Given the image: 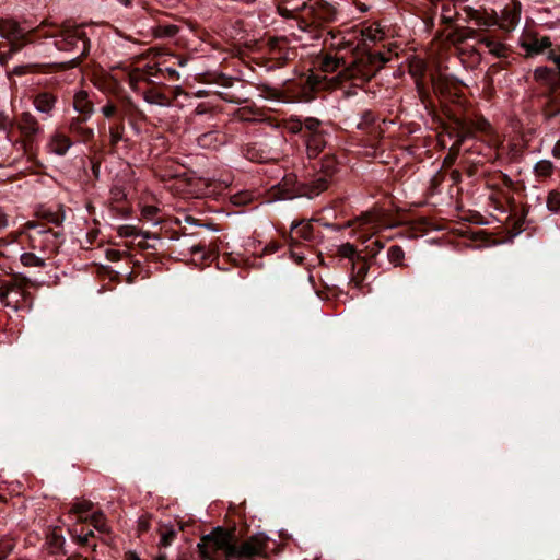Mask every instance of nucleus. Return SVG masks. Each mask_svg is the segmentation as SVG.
<instances>
[{
  "instance_id": "obj_1",
  "label": "nucleus",
  "mask_w": 560,
  "mask_h": 560,
  "mask_svg": "<svg viewBox=\"0 0 560 560\" xmlns=\"http://www.w3.org/2000/svg\"><path fill=\"white\" fill-rule=\"evenodd\" d=\"M45 37H54L57 49L77 54L70 60L71 67L78 66L90 49V43L83 28L70 23L62 24L56 32L47 34Z\"/></svg>"
},
{
  "instance_id": "obj_2",
  "label": "nucleus",
  "mask_w": 560,
  "mask_h": 560,
  "mask_svg": "<svg viewBox=\"0 0 560 560\" xmlns=\"http://www.w3.org/2000/svg\"><path fill=\"white\" fill-rule=\"evenodd\" d=\"M22 233L28 237L30 246L49 258L54 255L62 243L61 234L47 228L39 221H27L23 225Z\"/></svg>"
},
{
  "instance_id": "obj_3",
  "label": "nucleus",
  "mask_w": 560,
  "mask_h": 560,
  "mask_svg": "<svg viewBox=\"0 0 560 560\" xmlns=\"http://www.w3.org/2000/svg\"><path fill=\"white\" fill-rule=\"evenodd\" d=\"M388 60L382 52H358L351 63L340 72V78L342 80L369 81Z\"/></svg>"
},
{
  "instance_id": "obj_4",
  "label": "nucleus",
  "mask_w": 560,
  "mask_h": 560,
  "mask_svg": "<svg viewBox=\"0 0 560 560\" xmlns=\"http://www.w3.org/2000/svg\"><path fill=\"white\" fill-rule=\"evenodd\" d=\"M198 549L205 559H211L217 551L233 558L235 552L234 534L221 527L214 528L209 535L201 538Z\"/></svg>"
},
{
  "instance_id": "obj_5",
  "label": "nucleus",
  "mask_w": 560,
  "mask_h": 560,
  "mask_svg": "<svg viewBox=\"0 0 560 560\" xmlns=\"http://www.w3.org/2000/svg\"><path fill=\"white\" fill-rule=\"evenodd\" d=\"M300 27L306 31L311 26L319 27L336 19L335 8L324 0H308L300 12Z\"/></svg>"
},
{
  "instance_id": "obj_6",
  "label": "nucleus",
  "mask_w": 560,
  "mask_h": 560,
  "mask_svg": "<svg viewBox=\"0 0 560 560\" xmlns=\"http://www.w3.org/2000/svg\"><path fill=\"white\" fill-rule=\"evenodd\" d=\"M35 32L36 30L24 31L15 21H0V37L7 39L10 44L8 51H0V65L5 66L14 54L31 42L30 36Z\"/></svg>"
},
{
  "instance_id": "obj_7",
  "label": "nucleus",
  "mask_w": 560,
  "mask_h": 560,
  "mask_svg": "<svg viewBox=\"0 0 560 560\" xmlns=\"http://www.w3.org/2000/svg\"><path fill=\"white\" fill-rule=\"evenodd\" d=\"M463 12L468 22H472L481 30H489L499 25V16L494 9H487L485 7L474 8L465 7Z\"/></svg>"
},
{
  "instance_id": "obj_8",
  "label": "nucleus",
  "mask_w": 560,
  "mask_h": 560,
  "mask_svg": "<svg viewBox=\"0 0 560 560\" xmlns=\"http://www.w3.org/2000/svg\"><path fill=\"white\" fill-rule=\"evenodd\" d=\"M16 126L27 142H33L43 132V127L38 119L30 112H23L19 116Z\"/></svg>"
},
{
  "instance_id": "obj_9",
  "label": "nucleus",
  "mask_w": 560,
  "mask_h": 560,
  "mask_svg": "<svg viewBox=\"0 0 560 560\" xmlns=\"http://www.w3.org/2000/svg\"><path fill=\"white\" fill-rule=\"evenodd\" d=\"M267 540L262 535H254L242 542L240 546L235 545V552L233 558H250L260 555L265 551Z\"/></svg>"
},
{
  "instance_id": "obj_10",
  "label": "nucleus",
  "mask_w": 560,
  "mask_h": 560,
  "mask_svg": "<svg viewBox=\"0 0 560 560\" xmlns=\"http://www.w3.org/2000/svg\"><path fill=\"white\" fill-rule=\"evenodd\" d=\"M73 145V141L61 130H55L48 138L46 149L49 153L63 156Z\"/></svg>"
},
{
  "instance_id": "obj_11",
  "label": "nucleus",
  "mask_w": 560,
  "mask_h": 560,
  "mask_svg": "<svg viewBox=\"0 0 560 560\" xmlns=\"http://www.w3.org/2000/svg\"><path fill=\"white\" fill-rule=\"evenodd\" d=\"M32 103L38 113L50 117L55 109L57 97L50 92H40L33 97Z\"/></svg>"
},
{
  "instance_id": "obj_12",
  "label": "nucleus",
  "mask_w": 560,
  "mask_h": 560,
  "mask_svg": "<svg viewBox=\"0 0 560 560\" xmlns=\"http://www.w3.org/2000/svg\"><path fill=\"white\" fill-rule=\"evenodd\" d=\"M86 119L88 118L74 117L68 125L69 132L77 137L78 141L83 143H88L94 138V130L83 125Z\"/></svg>"
},
{
  "instance_id": "obj_13",
  "label": "nucleus",
  "mask_w": 560,
  "mask_h": 560,
  "mask_svg": "<svg viewBox=\"0 0 560 560\" xmlns=\"http://www.w3.org/2000/svg\"><path fill=\"white\" fill-rule=\"evenodd\" d=\"M358 221L362 230L371 234L376 233L383 226L382 214L380 212H366L361 215Z\"/></svg>"
},
{
  "instance_id": "obj_14",
  "label": "nucleus",
  "mask_w": 560,
  "mask_h": 560,
  "mask_svg": "<svg viewBox=\"0 0 560 560\" xmlns=\"http://www.w3.org/2000/svg\"><path fill=\"white\" fill-rule=\"evenodd\" d=\"M73 107L77 112L83 115L82 118H90L94 112L92 101L89 98V94L81 90L74 94Z\"/></svg>"
},
{
  "instance_id": "obj_15",
  "label": "nucleus",
  "mask_w": 560,
  "mask_h": 560,
  "mask_svg": "<svg viewBox=\"0 0 560 560\" xmlns=\"http://www.w3.org/2000/svg\"><path fill=\"white\" fill-rule=\"evenodd\" d=\"M93 503L86 499L75 500L69 510V515H73L79 522H86L89 520L88 513L92 510Z\"/></svg>"
},
{
  "instance_id": "obj_16",
  "label": "nucleus",
  "mask_w": 560,
  "mask_h": 560,
  "mask_svg": "<svg viewBox=\"0 0 560 560\" xmlns=\"http://www.w3.org/2000/svg\"><path fill=\"white\" fill-rule=\"evenodd\" d=\"M306 138V150L310 158H316L326 145L323 133L304 135Z\"/></svg>"
},
{
  "instance_id": "obj_17",
  "label": "nucleus",
  "mask_w": 560,
  "mask_h": 560,
  "mask_svg": "<svg viewBox=\"0 0 560 560\" xmlns=\"http://www.w3.org/2000/svg\"><path fill=\"white\" fill-rule=\"evenodd\" d=\"M522 4L518 0H513L502 12V19L508 23L506 28H513L520 20Z\"/></svg>"
},
{
  "instance_id": "obj_18",
  "label": "nucleus",
  "mask_w": 560,
  "mask_h": 560,
  "mask_svg": "<svg viewBox=\"0 0 560 560\" xmlns=\"http://www.w3.org/2000/svg\"><path fill=\"white\" fill-rule=\"evenodd\" d=\"M36 217L40 220H44L48 223H52L55 225H60L65 220V213L61 210V208H58L56 210L39 208L36 211Z\"/></svg>"
},
{
  "instance_id": "obj_19",
  "label": "nucleus",
  "mask_w": 560,
  "mask_h": 560,
  "mask_svg": "<svg viewBox=\"0 0 560 560\" xmlns=\"http://www.w3.org/2000/svg\"><path fill=\"white\" fill-rule=\"evenodd\" d=\"M291 237L294 241L299 240H312L313 238V225L310 222H299L291 226Z\"/></svg>"
},
{
  "instance_id": "obj_20",
  "label": "nucleus",
  "mask_w": 560,
  "mask_h": 560,
  "mask_svg": "<svg viewBox=\"0 0 560 560\" xmlns=\"http://www.w3.org/2000/svg\"><path fill=\"white\" fill-rule=\"evenodd\" d=\"M337 170V161L334 156L326 155L322 161V171L325 175L324 178L318 179V189L324 190L327 188L326 177L331 176Z\"/></svg>"
},
{
  "instance_id": "obj_21",
  "label": "nucleus",
  "mask_w": 560,
  "mask_h": 560,
  "mask_svg": "<svg viewBox=\"0 0 560 560\" xmlns=\"http://www.w3.org/2000/svg\"><path fill=\"white\" fill-rule=\"evenodd\" d=\"M143 98L147 103L162 107L172 105V101L162 92L158 90H148L143 93Z\"/></svg>"
},
{
  "instance_id": "obj_22",
  "label": "nucleus",
  "mask_w": 560,
  "mask_h": 560,
  "mask_svg": "<svg viewBox=\"0 0 560 560\" xmlns=\"http://www.w3.org/2000/svg\"><path fill=\"white\" fill-rule=\"evenodd\" d=\"M479 43L485 45L488 48L489 54L497 58L505 57L506 55V46L491 37H481Z\"/></svg>"
},
{
  "instance_id": "obj_23",
  "label": "nucleus",
  "mask_w": 560,
  "mask_h": 560,
  "mask_svg": "<svg viewBox=\"0 0 560 560\" xmlns=\"http://www.w3.org/2000/svg\"><path fill=\"white\" fill-rule=\"evenodd\" d=\"M360 42L357 47L360 45L366 46L368 43H375L382 38V34L377 27L369 26L360 30Z\"/></svg>"
},
{
  "instance_id": "obj_24",
  "label": "nucleus",
  "mask_w": 560,
  "mask_h": 560,
  "mask_svg": "<svg viewBox=\"0 0 560 560\" xmlns=\"http://www.w3.org/2000/svg\"><path fill=\"white\" fill-rule=\"evenodd\" d=\"M555 165L549 160H540L534 166V173L538 178H548L553 174Z\"/></svg>"
},
{
  "instance_id": "obj_25",
  "label": "nucleus",
  "mask_w": 560,
  "mask_h": 560,
  "mask_svg": "<svg viewBox=\"0 0 560 560\" xmlns=\"http://www.w3.org/2000/svg\"><path fill=\"white\" fill-rule=\"evenodd\" d=\"M46 258V256L39 257L34 253H23L20 257L25 267H44Z\"/></svg>"
},
{
  "instance_id": "obj_26",
  "label": "nucleus",
  "mask_w": 560,
  "mask_h": 560,
  "mask_svg": "<svg viewBox=\"0 0 560 560\" xmlns=\"http://www.w3.org/2000/svg\"><path fill=\"white\" fill-rule=\"evenodd\" d=\"M357 261H353V270L357 268L355 276L353 277L352 281L355 282V285L359 287L363 279L365 278L368 273V265L365 261L361 260L360 258L357 259Z\"/></svg>"
},
{
  "instance_id": "obj_27",
  "label": "nucleus",
  "mask_w": 560,
  "mask_h": 560,
  "mask_svg": "<svg viewBox=\"0 0 560 560\" xmlns=\"http://www.w3.org/2000/svg\"><path fill=\"white\" fill-rule=\"evenodd\" d=\"M388 260L395 266H400L402 264L405 253L402 248L398 245L390 246L387 252Z\"/></svg>"
},
{
  "instance_id": "obj_28",
  "label": "nucleus",
  "mask_w": 560,
  "mask_h": 560,
  "mask_svg": "<svg viewBox=\"0 0 560 560\" xmlns=\"http://www.w3.org/2000/svg\"><path fill=\"white\" fill-rule=\"evenodd\" d=\"M551 46V40L549 37H541L538 39H534L528 47V51L534 54H540L545 49L549 48Z\"/></svg>"
},
{
  "instance_id": "obj_29",
  "label": "nucleus",
  "mask_w": 560,
  "mask_h": 560,
  "mask_svg": "<svg viewBox=\"0 0 560 560\" xmlns=\"http://www.w3.org/2000/svg\"><path fill=\"white\" fill-rule=\"evenodd\" d=\"M90 522L95 529L101 533H105L108 530L105 516L102 512H96L91 515Z\"/></svg>"
},
{
  "instance_id": "obj_30",
  "label": "nucleus",
  "mask_w": 560,
  "mask_h": 560,
  "mask_svg": "<svg viewBox=\"0 0 560 560\" xmlns=\"http://www.w3.org/2000/svg\"><path fill=\"white\" fill-rule=\"evenodd\" d=\"M160 534V546L162 547L170 546L176 537V530L173 527H163Z\"/></svg>"
},
{
  "instance_id": "obj_31",
  "label": "nucleus",
  "mask_w": 560,
  "mask_h": 560,
  "mask_svg": "<svg viewBox=\"0 0 560 560\" xmlns=\"http://www.w3.org/2000/svg\"><path fill=\"white\" fill-rule=\"evenodd\" d=\"M341 60L339 57L326 56L322 61V69L325 72H334L340 67Z\"/></svg>"
},
{
  "instance_id": "obj_32",
  "label": "nucleus",
  "mask_w": 560,
  "mask_h": 560,
  "mask_svg": "<svg viewBox=\"0 0 560 560\" xmlns=\"http://www.w3.org/2000/svg\"><path fill=\"white\" fill-rule=\"evenodd\" d=\"M320 121L316 118H306L303 121V130L305 131L304 135H312V133H322L319 131Z\"/></svg>"
},
{
  "instance_id": "obj_33",
  "label": "nucleus",
  "mask_w": 560,
  "mask_h": 560,
  "mask_svg": "<svg viewBox=\"0 0 560 560\" xmlns=\"http://www.w3.org/2000/svg\"><path fill=\"white\" fill-rule=\"evenodd\" d=\"M338 254L351 260L359 259L355 247L350 243H345L338 247Z\"/></svg>"
},
{
  "instance_id": "obj_34",
  "label": "nucleus",
  "mask_w": 560,
  "mask_h": 560,
  "mask_svg": "<svg viewBox=\"0 0 560 560\" xmlns=\"http://www.w3.org/2000/svg\"><path fill=\"white\" fill-rule=\"evenodd\" d=\"M124 135V126L122 124L114 125L109 128V138L112 145H116L121 139Z\"/></svg>"
},
{
  "instance_id": "obj_35",
  "label": "nucleus",
  "mask_w": 560,
  "mask_h": 560,
  "mask_svg": "<svg viewBox=\"0 0 560 560\" xmlns=\"http://www.w3.org/2000/svg\"><path fill=\"white\" fill-rule=\"evenodd\" d=\"M547 207L550 211L557 212L560 210V194L551 191L547 198Z\"/></svg>"
},
{
  "instance_id": "obj_36",
  "label": "nucleus",
  "mask_w": 560,
  "mask_h": 560,
  "mask_svg": "<svg viewBox=\"0 0 560 560\" xmlns=\"http://www.w3.org/2000/svg\"><path fill=\"white\" fill-rule=\"evenodd\" d=\"M384 246H385L384 242H382L380 240H375V241L371 242L370 244H368L365 249L371 257H374L384 248Z\"/></svg>"
},
{
  "instance_id": "obj_37",
  "label": "nucleus",
  "mask_w": 560,
  "mask_h": 560,
  "mask_svg": "<svg viewBox=\"0 0 560 560\" xmlns=\"http://www.w3.org/2000/svg\"><path fill=\"white\" fill-rule=\"evenodd\" d=\"M25 284H26L25 280H15V281L5 283V287L9 289L10 293L19 292V293L23 294Z\"/></svg>"
},
{
  "instance_id": "obj_38",
  "label": "nucleus",
  "mask_w": 560,
  "mask_h": 560,
  "mask_svg": "<svg viewBox=\"0 0 560 560\" xmlns=\"http://www.w3.org/2000/svg\"><path fill=\"white\" fill-rule=\"evenodd\" d=\"M101 112L106 118H113L117 114L118 109L115 104L108 102L101 108Z\"/></svg>"
},
{
  "instance_id": "obj_39",
  "label": "nucleus",
  "mask_w": 560,
  "mask_h": 560,
  "mask_svg": "<svg viewBox=\"0 0 560 560\" xmlns=\"http://www.w3.org/2000/svg\"><path fill=\"white\" fill-rule=\"evenodd\" d=\"M118 234L122 237H129L138 235V232L133 225H121L118 229Z\"/></svg>"
},
{
  "instance_id": "obj_40",
  "label": "nucleus",
  "mask_w": 560,
  "mask_h": 560,
  "mask_svg": "<svg viewBox=\"0 0 560 560\" xmlns=\"http://www.w3.org/2000/svg\"><path fill=\"white\" fill-rule=\"evenodd\" d=\"M12 548H13V545L10 540L0 541V560H3L7 557V555L10 553Z\"/></svg>"
},
{
  "instance_id": "obj_41",
  "label": "nucleus",
  "mask_w": 560,
  "mask_h": 560,
  "mask_svg": "<svg viewBox=\"0 0 560 560\" xmlns=\"http://www.w3.org/2000/svg\"><path fill=\"white\" fill-rule=\"evenodd\" d=\"M158 211H159L158 207L150 205V206H144L142 208L141 213L145 219L152 220L155 217V214L158 213Z\"/></svg>"
},
{
  "instance_id": "obj_42",
  "label": "nucleus",
  "mask_w": 560,
  "mask_h": 560,
  "mask_svg": "<svg viewBox=\"0 0 560 560\" xmlns=\"http://www.w3.org/2000/svg\"><path fill=\"white\" fill-rule=\"evenodd\" d=\"M12 126H13L12 119L5 114H0V129H3V130L11 129Z\"/></svg>"
},
{
  "instance_id": "obj_43",
  "label": "nucleus",
  "mask_w": 560,
  "mask_h": 560,
  "mask_svg": "<svg viewBox=\"0 0 560 560\" xmlns=\"http://www.w3.org/2000/svg\"><path fill=\"white\" fill-rule=\"evenodd\" d=\"M288 128L292 133L301 132V131H303V122L299 119L291 120Z\"/></svg>"
},
{
  "instance_id": "obj_44",
  "label": "nucleus",
  "mask_w": 560,
  "mask_h": 560,
  "mask_svg": "<svg viewBox=\"0 0 560 560\" xmlns=\"http://www.w3.org/2000/svg\"><path fill=\"white\" fill-rule=\"evenodd\" d=\"M9 294H10V292H9V289L5 287V284L1 285L0 287V301L7 306L10 305V302L8 301Z\"/></svg>"
},
{
  "instance_id": "obj_45",
  "label": "nucleus",
  "mask_w": 560,
  "mask_h": 560,
  "mask_svg": "<svg viewBox=\"0 0 560 560\" xmlns=\"http://www.w3.org/2000/svg\"><path fill=\"white\" fill-rule=\"evenodd\" d=\"M92 536H93V532H92V530H88L86 533L75 535L77 540H78L81 545H85V544H88V542H89L90 537H92Z\"/></svg>"
},
{
  "instance_id": "obj_46",
  "label": "nucleus",
  "mask_w": 560,
  "mask_h": 560,
  "mask_svg": "<svg viewBox=\"0 0 560 560\" xmlns=\"http://www.w3.org/2000/svg\"><path fill=\"white\" fill-rule=\"evenodd\" d=\"M129 79L131 86L135 88V84L142 79V73L139 71H135L130 73Z\"/></svg>"
},
{
  "instance_id": "obj_47",
  "label": "nucleus",
  "mask_w": 560,
  "mask_h": 560,
  "mask_svg": "<svg viewBox=\"0 0 560 560\" xmlns=\"http://www.w3.org/2000/svg\"><path fill=\"white\" fill-rule=\"evenodd\" d=\"M8 215L0 210V231L8 226Z\"/></svg>"
},
{
  "instance_id": "obj_48",
  "label": "nucleus",
  "mask_w": 560,
  "mask_h": 560,
  "mask_svg": "<svg viewBox=\"0 0 560 560\" xmlns=\"http://www.w3.org/2000/svg\"><path fill=\"white\" fill-rule=\"evenodd\" d=\"M52 539H54V550L52 551H57L62 547L63 539L61 537H57V536H54Z\"/></svg>"
},
{
  "instance_id": "obj_49",
  "label": "nucleus",
  "mask_w": 560,
  "mask_h": 560,
  "mask_svg": "<svg viewBox=\"0 0 560 560\" xmlns=\"http://www.w3.org/2000/svg\"><path fill=\"white\" fill-rule=\"evenodd\" d=\"M107 258L115 261L120 259V253L118 250H108Z\"/></svg>"
},
{
  "instance_id": "obj_50",
  "label": "nucleus",
  "mask_w": 560,
  "mask_h": 560,
  "mask_svg": "<svg viewBox=\"0 0 560 560\" xmlns=\"http://www.w3.org/2000/svg\"><path fill=\"white\" fill-rule=\"evenodd\" d=\"M476 37H477V31L474 28H467L466 33L463 36V39L476 38Z\"/></svg>"
},
{
  "instance_id": "obj_51",
  "label": "nucleus",
  "mask_w": 560,
  "mask_h": 560,
  "mask_svg": "<svg viewBox=\"0 0 560 560\" xmlns=\"http://www.w3.org/2000/svg\"><path fill=\"white\" fill-rule=\"evenodd\" d=\"M552 155L557 159H560V139L556 142L552 148Z\"/></svg>"
},
{
  "instance_id": "obj_52",
  "label": "nucleus",
  "mask_w": 560,
  "mask_h": 560,
  "mask_svg": "<svg viewBox=\"0 0 560 560\" xmlns=\"http://www.w3.org/2000/svg\"><path fill=\"white\" fill-rule=\"evenodd\" d=\"M205 250V246L202 244H198V245H192L191 246V252L192 253H199V252H203Z\"/></svg>"
},
{
  "instance_id": "obj_53",
  "label": "nucleus",
  "mask_w": 560,
  "mask_h": 560,
  "mask_svg": "<svg viewBox=\"0 0 560 560\" xmlns=\"http://www.w3.org/2000/svg\"><path fill=\"white\" fill-rule=\"evenodd\" d=\"M25 68L24 66H20V67H16L14 68L13 72L18 75H21V74H24L25 73Z\"/></svg>"
},
{
  "instance_id": "obj_54",
  "label": "nucleus",
  "mask_w": 560,
  "mask_h": 560,
  "mask_svg": "<svg viewBox=\"0 0 560 560\" xmlns=\"http://www.w3.org/2000/svg\"><path fill=\"white\" fill-rule=\"evenodd\" d=\"M490 125L487 121H482L478 125V129H480L481 131H487Z\"/></svg>"
},
{
  "instance_id": "obj_55",
  "label": "nucleus",
  "mask_w": 560,
  "mask_h": 560,
  "mask_svg": "<svg viewBox=\"0 0 560 560\" xmlns=\"http://www.w3.org/2000/svg\"><path fill=\"white\" fill-rule=\"evenodd\" d=\"M240 118L242 120H246V121L252 120V118L247 115V113L245 110L240 112Z\"/></svg>"
},
{
  "instance_id": "obj_56",
  "label": "nucleus",
  "mask_w": 560,
  "mask_h": 560,
  "mask_svg": "<svg viewBox=\"0 0 560 560\" xmlns=\"http://www.w3.org/2000/svg\"><path fill=\"white\" fill-rule=\"evenodd\" d=\"M212 137L211 133H207V135H203L202 137L199 138V142L205 145V142L208 138Z\"/></svg>"
},
{
  "instance_id": "obj_57",
  "label": "nucleus",
  "mask_w": 560,
  "mask_h": 560,
  "mask_svg": "<svg viewBox=\"0 0 560 560\" xmlns=\"http://www.w3.org/2000/svg\"><path fill=\"white\" fill-rule=\"evenodd\" d=\"M153 560H167V558L164 552H161Z\"/></svg>"
},
{
  "instance_id": "obj_58",
  "label": "nucleus",
  "mask_w": 560,
  "mask_h": 560,
  "mask_svg": "<svg viewBox=\"0 0 560 560\" xmlns=\"http://www.w3.org/2000/svg\"><path fill=\"white\" fill-rule=\"evenodd\" d=\"M166 70H167V72H168L172 77H176V78H178V72H177L176 70H174V69H172V68H167Z\"/></svg>"
},
{
  "instance_id": "obj_59",
  "label": "nucleus",
  "mask_w": 560,
  "mask_h": 560,
  "mask_svg": "<svg viewBox=\"0 0 560 560\" xmlns=\"http://www.w3.org/2000/svg\"><path fill=\"white\" fill-rule=\"evenodd\" d=\"M466 136H467V133H465V132L463 131V135L459 137V139H458V140H457V142H456V144H457V145H459V144L463 142V140L465 139V137H466Z\"/></svg>"
},
{
  "instance_id": "obj_60",
  "label": "nucleus",
  "mask_w": 560,
  "mask_h": 560,
  "mask_svg": "<svg viewBox=\"0 0 560 560\" xmlns=\"http://www.w3.org/2000/svg\"><path fill=\"white\" fill-rule=\"evenodd\" d=\"M542 71H544V72H545V71H547V68H544V69H536V74H539V73H540V72H542Z\"/></svg>"
},
{
  "instance_id": "obj_61",
  "label": "nucleus",
  "mask_w": 560,
  "mask_h": 560,
  "mask_svg": "<svg viewBox=\"0 0 560 560\" xmlns=\"http://www.w3.org/2000/svg\"><path fill=\"white\" fill-rule=\"evenodd\" d=\"M560 113V109H557L550 114V116H557Z\"/></svg>"
},
{
  "instance_id": "obj_62",
  "label": "nucleus",
  "mask_w": 560,
  "mask_h": 560,
  "mask_svg": "<svg viewBox=\"0 0 560 560\" xmlns=\"http://www.w3.org/2000/svg\"><path fill=\"white\" fill-rule=\"evenodd\" d=\"M445 161H447V162H450V163H451V162L453 161V158H452V156H447V158L445 159Z\"/></svg>"
},
{
  "instance_id": "obj_63",
  "label": "nucleus",
  "mask_w": 560,
  "mask_h": 560,
  "mask_svg": "<svg viewBox=\"0 0 560 560\" xmlns=\"http://www.w3.org/2000/svg\"><path fill=\"white\" fill-rule=\"evenodd\" d=\"M280 11H281V14H283V15H284V14H287V11H288V10H287V9H280Z\"/></svg>"
},
{
  "instance_id": "obj_64",
  "label": "nucleus",
  "mask_w": 560,
  "mask_h": 560,
  "mask_svg": "<svg viewBox=\"0 0 560 560\" xmlns=\"http://www.w3.org/2000/svg\"><path fill=\"white\" fill-rule=\"evenodd\" d=\"M185 65H186V61H184V60H180V61H179V66H182V67H183V66H185Z\"/></svg>"
}]
</instances>
